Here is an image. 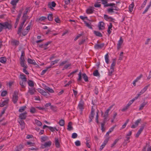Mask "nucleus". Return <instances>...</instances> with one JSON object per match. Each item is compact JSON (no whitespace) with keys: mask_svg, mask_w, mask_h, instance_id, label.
<instances>
[{"mask_svg":"<svg viewBox=\"0 0 151 151\" xmlns=\"http://www.w3.org/2000/svg\"><path fill=\"white\" fill-rule=\"evenodd\" d=\"M9 24L8 22H5L2 23H0V32H1L3 29L9 28Z\"/></svg>","mask_w":151,"mask_h":151,"instance_id":"nucleus-1","label":"nucleus"},{"mask_svg":"<svg viewBox=\"0 0 151 151\" xmlns=\"http://www.w3.org/2000/svg\"><path fill=\"white\" fill-rule=\"evenodd\" d=\"M18 93V91H15L14 92L12 101L14 104H16L18 100V97L17 95Z\"/></svg>","mask_w":151,"mask_h":151,"instance_id":"nucleus-2","label":"nucleus"},{"mask_svg":"<svg viewBox=\"0 0 151 151\" xmlns=\"http://www.w3.org/2000/svg\"><path fill=\"white\" fill-rule=\"evenodd\" d=\"M95 109L93 108V106H92L91 112L89 116V123H90L92 121L94 118L95 115Z\"/></svg>","mask_w":151,"mask_h":151,"instance_id":"nucleus-3","label":"nucleus"},{"mask_svg":"<svg viewBox=\"0 0 151 151\" xmlns=\"http://www.w3.org/2000/svg\"><path fill=\"white\" fill-rule=\"evenodd\" d=\"M25 55L24 53V51H21V55L20 58V63L21 66H23L24 65V63L25 60L24 58V56Z\"/></svg>","mask_w":151,"mask_h":151,"instance_id":"nucleus-4","label":"nucleus"},{"mask_svg":"<svg viewBox=\"0 0 151 151\" xmlns=\"http://www.w3.org/2000/svg\"><path fill=\"white\" fill-rule=\"evenodd\" d=\"M109 119H107L106 118H104V119L102 123H101V130L102 132L105 131V129L104 127V126L106 124V122L109 120Z\"/></svg>","mask_w":151,"mask_h":151,"instance_id":"nucleus-5","label":"nucleus"},{"mask_svg":"<svg viewBox=\"0 0 151 151\" xmlns=\"http://www.w3.org/2000/svg\"><path fill=\"white\" fill-rule=\"evenodd\" d=\"M36 92L35 88H29L27 93L26 94L27 95H29V93L31 95H33L35 94V92Z\"/></svg>","mask_w":151,"mask_h":151,"instance_id":"nucleus-6","label":"nucleus"},{"mask_svg":"<svg viewBox=\"0 0 151 151\" xmlns=\"http://www.w3.org/2000/svg\"><path fill=\"white\" fill-rule=\"evenodd\" d=\"M19 42L18 40L15 39H13L11 41V44L12 45L15 46V47L18 46Z\"/></svg>","mask_w":151,"mask_h":151,"instance_id":"nucleus-7","label":"nucleus"},{"mask_svg":"<svg viewBox=\"0 0 151 151\" xmlns=\"http://www.w3.org/2000/svg\"><path fill=\"white\" fill-rule=\"evenodd\" d=\"M27 112L25 111L23 113H21L20 114L19 117L20 119H26L27 117Z\"/></svg>","mask_w":151,"mask_h":151,"instance_id":"nucleus-8","label":"nucleus"},{"mask_svg":"<svg viewBox=\"0 0 151 151\" xmlns=\"http://www.w3.org/2000/svg\"><path fill=\"white\" fill-rule=\"evenodd\" d=\"M52 144V142L50 141H48L45 143L44 145H42L41 146L42 148H46L50 147Z\"/></svg>","mask_w":151,"mask_h":151,"instance_id":"nucleus-9","label":"nucleus"},{"mask_svg":"<svg viewBox=\"0 0 151 151\" xmlns=\"http://www.w3.org/2000/svg\"><path fill=\"white\" fill-rule=\"evenodd\" d=\"M56 5L54 1H52L51 3H49L48 4V7L51 9L52 10H54V9L53 7H55Z\"/></svg>","mask_w":151,"mask_h":151,"instance_id":"nucleus-10","label":"nucleus"},{"mask_svg":"<svg viewBox=\"0 0 151 151\" xmlns=\"http://www.w3.org/2000/svg\"><path fill=\"white\" fill-rule=\"evenodd\" d=\"M25 22V20H24V21H23V22L21 23V24H20L19 27L18 28V30L17 31V34H20L22 30V29L23 28V26Z\"/></svg>","mask_w":151,"mask_h":151,"instance_id":"nucleus-11","label":"nucleus"},{"mask_svg":"<svg viewBox=\"0 0 151 151\" xmlns=\"http://www.w3.org/2000/svg\"><path fill=\"white\" fill-rule=\"evenodd\" d=\"M94 8L93 6H90L86 10V12L87 14H89L93 13L94 10Z\"/></svg>","mask_w":151,"mask_h":151,"instance_id":"nucleus-12","label":"nucleus"},{"mask_svg":"<svg viewBox=\"0 0 151 151\" xmlns=\"http://www.w3.org/2000/svg\"><path fill=\"white\" fill-rule=\"evenodd\" d=\"M123 40L122 37L120 38V40L118 42V43L117 44V49L119 50L122 44L123 43Z\"/></svg>","mask_w":151,"mask_h":151,"instance_id":"nucleus-13","label":"nucleus"},{"mask_svg":"<svg viewBox=\"0 0 151 151\" xmlns=\"http://www.w3.org/2000/svg\"><path fill=\"white\" fill-rule=\"evenodd\" d=\"M144 125H142V126L139 129V130L138 132H137V134H136L135 137H138L140 134L141 133L142 131H143L144 127Z\"/></svg>","mask_w":151,"mask_h":151,"instance_id":"nucleus-14","label":"nucleus"},{"mask_svg":"<svg viewBox=\"0 0 151 151\" xmlns=\"http://www.w3.org/2000/svg\"><path fill=\"white\" fill-rule=\"evenodd\" d=\"M19 123L21 126L22 129H24L25 128V123L24 121L22 119H19L18 121Z\"/></svg>","mask_w":151,"mask_h":151,"instance_id":"nucleus-15","label":"nucleus"},{"mask_svg":"<svg viewBox=\"0 0 151 151\" xmlns=\"http://www.w3.org/2000/svg\"><path fill=\"white\" fill-rule=\"evenodd\" d=\"M104 45V43H101L100 44H96L94 46V48L96 49H99L102 48Z\"/></svg>","mask_w":151,"mask_h":151,"instance_id":"nucleus-16","label":"nucleus"},{"mask_svg":"<svg viewBox=\"0 0 151 151\" xmlns=\"http://www.w3.org/2000/svg\"><path fill=\"white\" fill-rule=\"evenodd\" d=\"M19 0H12L11 1V4L13 5V8H15L16 6V4L18 3Z\"/></svg>","mask_w":151,"mask_h":151,"instance_id":"nucleus-17","label":"nucleus"},{"mask_svg":"<svg viewBox=\"0 0 151 151\" xmlns=\"http://www.w3.org/2000/svg\"><path fill=\"white\" fill-rule=\"evenodd\" d=\"M104 23L102 22H100L99 24V30H102L104 29Z\"/></svg>","mask_w":151,"mask_h":151,"instance_id":"nucleus-18","label":"nucleus"},{"mask_svg":"<svg viewBox=\"0 0 151 151\" xmlns=\"http://www.w3.org/2000/svg\"><path fill=\"white\" fill-rule=\"evenodd\" d=\"M24 147V145H23L20 144L17 146L15 149V151H20Z\"/></svg>","mask_w":151,"mask_h":151,"instance_id":"nucleus-19","label":"nucleus"},{"mask_svg":"<svg viewBox=\"0 0 151 151\" xmlns=\"http://www.w3.org/2000/svg\"><path fill=\"white\" fill-rule=\"evenodd\" d=\"M27 61L28 63L30 64H32L34 65H35L37 64L34 60H32L29 58H28L27 59Z\"/></svg>","mask_w":151,"mask_h":151,"instance_id":"nucleus-20","label":"nucleus"},{"mask_svg":"<svg viewBox=\"0 0 151 151\" xmlns=\"http://www.w3.org/2000/svg\"><path fill=\"white\" fill-rule=\"evenodd\" d=\"M26 81H20L19 84L22 88H25L26 86Z\"/></svg>","mask_w":151,"mask_h":151,"instance_id":"nucleus-21","label":"nucleus"},{"mask_svg":"<svg viewBox=\"0 0 151 151\" xmlns=\"http://www.w3.org/2000/svg\"><path fill=\"white\" fill-rule=\"evenodd\" d=\"M55 146L57 147H60V145L59 141L58 138H55Z\"/></svg>","mask_w":151,"mask_h":151,"instance_id":"nucleus-22","label":"nucleus"},{"mask_svg":"<svg viewBox=\"0 0 151 151\" xmlns=\"http://www.w3.org/2000/svg\"><path fill=\"white\" fill-rule=\"evenodd\" d=\"M20 78L22 79V81H27V78L26 77L25 75L23 74H20Z\"/></svg>","mask_w":151,"mask_h":151,"instance_id":"nucleus-23","label":"nucleus"},{"mask_svg":"<svg viewBox=\"0 0 151 151\" xmlns=\"http://www.w3.org/2000/svg\"><path fill=\"white\" fill-rule=\"evenodd\" d=\"M72 123L71 122H70L68 123V127L67 128V129L68 131H70L72 130L73 129V128L72 126Z\"/></svg>","mask_w":151,"mask_h":151,"instance_id":"nucleus-24","label":"nucleus"},{"mask_svg":"<svg viewBox=\"0 0 151 151\" xmlns=\"http://www.w3.org/2000/svg\"><path fill=\"white\" fill-rule=\"evenodd\" d=\"M22 67H24L23 69V72L26 74L28 75L29 74V73L26 70V69L27 68V66L26 65H25L24 63V65L23 66H21Z\"/></svg>","mask_w":151,"mask_h":151,"instance_id":"nucleus-25","label":"nucleus"},{"mask_svg":"<svg viewBox=\"0 0 151 151\" xmlns=\"http://www.w3.org/2000/svg\"><path fill=\"white\" fill-rule=\"evenodd\" d=\"M78 107L79 109L82 111L84 109L83 108V102L80 103L78 105Z\"/></svg>","mask_w":151,"mask_h":151,"instance_id":"nucleus-26","label":"nucleus"},{"mask_svg":"<svg viewBox=\"0 0 151 151\" xmlns=\"http://www.w3.org/2000/svg\"><path fill=\"white\" fill-rule=\"evenodd\" d=\"M45 91H47L48 92L50 93H53L54 92L53 90L51 88H50L49 87L46 86L45 89Z\"/></svg>","mask_w":151,"mask_h":151,"instance_id":"nucleus-27","label":"nucleus"},{"mask_svg":"<svg viewBox=\"0 0 151 151\" xmlns=\"http://www.w3.org/2000/svg\"><path fill=\"white\" fill-rule=\"evenodd\" d=\"M116 59H113V62L111 65L110 69H114V67L115 65H116Z\"/></svg>","mask_w":151,"mask_h":151,"instance_id":"nucleus-28","label":"nucleus"},{"mask_svg":"<svg viewBox=\"0 0 151 151\" xmlns=\"http://www.w3.org/2000/svg\"><path fill=\"white\" fill-rule=\"evenodd\" d=\"M93 32L94 34L97 36L99 37H102V35L100 32L96 31H94Z\"/></svg>","mask_w":151,"mask_h":151,"instance_id":"nucleus-29","label":"nucleus"},{"mask_svg":"<svg viewBox=\"0 0 151 151\" xmlns=\"http://www.w3.org/2000/svg\"><path fill=\"white\" fill-rule=\"evenodd\" d=\"M26 108L27 107L26 106L20 107L18 111L20 112H22L25 110Z\"/></svg>","mask_w":151,"mask_h":151,"instance_id":"nucleus-30","label":"nucleus"},{"mask_svg":"<svg viewBox=\"0 0 151 151\" xmlns=\"http://www.w3.org/2000/svg\"><path fill=\"white\" fill-rule=\"evenodd\" d=\"M8 99L4 101L1 104H0V107H2L6 105L8 103Z\"/></svg>","mask_w":151,"mask_h":151,"instance_id":"nucleus-31","label":"nucleus"},{"mask_svg":"<svg viewBox=\"0 0 151 151\" xmlns=\"http://www.w3.org/2000/svg\"><path fill=\"white\" fill-rule=\"evenodd\" d=\"M83 78L85 82H88V78L85 73L82 74Z\"/></svg>","mask_w":151,"mask_h":151,"instance_id":"nucleus-32","label":"nucleus"},{"mask_svg":"<svg viewBox=\"0 0 151 151\" xmlns=\"http://www.w3.org/2000/svg\"><path fill=\"white\" fill-rule=\"evenodd\" d=\"M28 83L29 86L33 87L34 86V84L33 82L29 80L28 81Z\"/></svg>","mask_w":151,"mask_h":151,"instance_id":"nucleus-33","label":"nucleus"},{"mask_svg":"<svg viewBox=\"0 0 151 151\" xmlns=\"http://www.w3.org/2000/svg\"><path fill=\"white\" fill-rule=\"evenodd\" d=\"M50 68H51V66H48V67H46L45 69L42 71V72L41 73V75H43L45 73V72L47 71L48 69Z\"/></svg>","mask_w":151,"mask_h":151,"instance_id":"nucleus-34","label":"nucleus"},{"mask_svg":"<svg viewBox=\"0 0 151 151\" xmlns=\"http://www.w3.org/2000/svg\"><path fill=\"white\" fill-rule=\"evenodd\" d=\"M48 20L50 21H52L53 20L52 14H49L48 15L47 17Z\"/></svg>","mask_w":151,"mask_h":151,"instance_id":"nucleus-35","label":"nucleus"},{"mask_svg":"<svg viewBox=\"0 0 151 151\" xmlns=\"http://www.w3.org/2000/svg\"><path fill=\"white\" fill-rule=\"evenodd\" d=\"M115 126H113V127L111 128L109 130L108 132H107L106 133V135H109V134L111 133L112 131H113L114 129Z\"/></svg>","mask_w":151,"mask_h":151,"instance_id":"nucleus-36","label":"nucleus"},{"mask_svg":"<svg viewBox=\"0 0 151 151\" xmlns=\"http://www.w3.org/2000/svg\"><path fill=\"white\" fill-rule=\"evenodd\" d=\"M147 102H144L143 103H142L141 105L140 106L139 108V110H142L143 107L145 106L147 104Z\"/></svg>","mask_w":151,"mask_h":151,"instance_id":"nucleus-37","label":"nucleus"},{"mask_svg":"<svg viewBox=\"0 0 151 151\" xmlns=\"http://www.w3.org/2000/svg\"><path fill=\"white\" fill-rule=\"evenodd\" d=\"M105 61L108 64L109 63V56L108 54H106L105 56Z\"/></svg>","mask_w":151,"mask_h":151,"instance_id":"nucleus-38","label":"nucleus"},{"mask_svg":"<svg viewBox=\"0 0 151 151\" xmlns=\"http://www.w3.org/2000/svg\"><path fill=\"white\" fill-rule=\"evenodd\" d=\"M36 111L35 108L33 107L31 108L30 110V112L32 113H34L36 112Z\"/></svg>","mask_w":151,"mask_h":151,"instance_id":"nucleus-39","label":"nucleus"},{"mask_svg":"<svg viewBox=\"0 0 151 151\" xmlns=\"http://www.w3.org/2000/svg\"><path fill=\"white\" fill-rule=\"evenodd\" d=\"M134 4L133 2L131 4L129 7V9L130 12H132L133 10V9L134 6Z\"/></svg>","mask_w":151,"mask_h":151,"instance_id":"nucleus-40","label":"nucleus"},{"mask_svg":"<svg viewBox=\"0 0 151 151\" xmlns=\"http://www.w3.org/2000/svg\"><path fill=\"white\" fill-rule=\"evenodd\" d=\"M119 139L117 138L114 141L113 143L111 145V148H113L114 147V146L116 144L117 142L119 140Z\"/></svg>","mask_w":151,"mask_h":151,"instance_id":"nucleus-41","label":"nucleus"},{"mask_svg":"<svg viewBox=\"0 0 151 151\" xmlns=\"http://www.w3.org/2000/svg\"><path fill=\"white\" fill-rule=\"evenodd\" d=\"M93 75L94 76H100V74L99 73L98 70H96L93 73Z\"/></svg>","mask_w":151,"mask_h":151,"instance_id":"nucleus-42","label":"nucleus"},{"mask_svg":"<svg viewBox=\"0 0 151 151\" xmlns=\"http://www.w3.org/2000/svg\"><path fill=\"white\" fill-rule=\"evenodd\" d=\"M35 122L36 124L38 126H41L42 125V123L39 120H38L37 119H35Z\"/></svg>","mask_w":151,"mask_h":151,"instance_id":"nucleus-43","label":"nucleus"},{"mask_svg":"<svg viewBox=\"0 0 151 151\" xmlns=\"http://www.w3.org/2000/svg\"><path fill=\"white\" fill-rule=\"evenodd\" d=\"M6 61V59L4 57H1L0 58V62L2 63H5Z\"/></svg>","mask_w":151,"mask_h":151,"instance_id":"nucleus-44","label":"nucleus"},{"mask_svg":"<svg viewBox=\"0 0 151 151\" xmlns=\"http://www.w3.org/2000/svg\"><path fill=\"white\" fill-rule=\"evenodd\" d=\"M81 72L80 71L78 73V79L77 81H82V76H81Z\"/></svg>","mask_w":151,"mask_h":151,"instance_id":"nucleus-45","label":"nucleus"},{"mask_svg":"<svg viewBox=\"0 0 151 151\" xmlns=\"http://www.w3.org/2000/svg\"><path fill=\"white\" fill-rule=\"evenodd\" d=\"M59 123V125L60 126H64L65 124V121L64 120L61 119L60 120Z\"/></svg>","mask_w":151,"mask_h":151,"instance_id":"nucleus-46","label":"nucleus"},{"mask_svg":"<svg viewBox=\"0 0 151 151\" xmlns=\"http://www.w3.org/2000/svg\"><path fill=\"white\" fill-rule=\"evenodd\" d=\"M110 70H108L109 72L108 73V75L109 76H111L112 75V73L114 72V69H110Z\"/></svg>","mask_w":151,"mask_h":151,"instance_id":"nucleus-47","label":"nucleus"},{"mask_svg":"<svg viewBox=\"0 0 151 151\" xmlns=\"http://www.w3.org/2000/svg\"><path fill=\"white\" fill-rule=\"evenodd\" d=\"M47 139V136L42 137H41V142H43L46 141Z\"/></svg>","mask_w":151,"mask_h":151,"instance_id":"nucleus-48","label":"nucleus"},{"mask_svg":"<svg viewBox=\"0 0 151 151\" xmlns=\"http://www.w3.org/2000/svg\"><path fill=\"white\" fill-rule=\"evenodd\" d=\"M26 15V14H23L22 17L23 21H24V20H25V22L28 17V16H27Z\"/></svg>","mask_w":151,"mask_h":151,"instance_id":"nucleus-49","label":"nucleus"},{"mask_svg":"<svg viewBox=\"0 0 151 151\" xmlns=\"http://www.w3.org/2000/svg\"><path fill=\"white\" fill-rule=\"evenodd\" d=\"M84 23L85 24L86 26L88 28L91 29H92V27L91 26V24H89L86 21H84Z\"/></svg>","mask_w":151,"mask_h":151,"instance_id":"nucleus-50","label":"nucleus"},{"mask_svg":"<svg viewBox=\"0 0 151 151\" xmlns=\"http://www.w3.org/2000/svg\"><path fill=\"white\" fill-rule=\"evenodd\" d=\"M83 32H82L81 33V34H78L74 39V40L76 41L82 35H83Z\"/></svg>","mask_w":151,"mask_h":151,"instance_id":"nucleus-51","label":"nucleus"},{"mask_svg":"<svg viewBox=\"0 0 151 151\" xmlns=\"http://www.w3.org/2000/svg\"><path fill=\"white\" fill-rule=\"evenodd\" d=\"M115 5V4L114 3H110L109 4H107L106 5H104V7H107L109 6H114Z\"/></svg>","mask_w":151,"mask_h":151,"instance_id":"nucleus-52","label":"nucleus"},{"mask_svg":"<svg viewBox=\"0 0 151 151\" xmlns=\"http://www.w3.org/2000/svg\"><path fill=\"white\" fill-rule=\"evenodd\" d=\"M104 18L105 20L107 21L109 20V19L111 18V17H109L108 15L106 14H105L104 15Z\"/></svg>","mask_w":151,"mask_h":151,"instance_id":"nucleus-53","label":"nucleus"},{"mask_svg":"<svg viewBox=\"0 0 151 151\" xmlns=\"http://www.w3.org/2000/svg\"><path fill=\"white\" fill-rule=\"evenodd\" d=\"M123 52H120V54H119V60H122L123 56Z\"/></svg>","mask_w":151,"mask_h":151,"instance_id":"nucleus-54","label":"nucleus"},{"mask_svg":"<svg viewBox=\"0 0 151 151\" xmlns=\"http://www.w3.org/2000/svg\"><path fill=\"white\" fill-rule=\"evenodd\" d=\"M94 91L95 93L97 95L99 93L98 89L97 88V86H95V89L94 90Z\"/></svg>","mask_w":151,"mask_h":151,"instance_id":"nucleus-55","label":"nucleus"},{"mask_svg":"<svg viewBox=\"0 0 151 151\" xmlns=\"http://www.w3.org/2000/svg\"><path fill=\"white\" fill-rule=\"evenodd\" d=\"M109 140V138H107L105 139L104 140L102 145H104V146H105V145L107 143L108 141Z\"/></svg>","mask_w":151,"mask_h":151,"instance_id":"nucleus-56","label":"nucleus"},{"mask_svg":"<svg viewBox=\"0 0 151 151\" xmlns=\"http://www.w3.org/2000/svg\"><path fill=\"white\" fill-rule=\"evenodd\" d=\"M75 143L76 146H78L81 145L80 142L79 140H77Z\"/></svg>","mask_w":151,"mask_h":151,"instance_id":"nucleus-57","label":"nucleus"},{"mask_svg":"<svg viewBox=\"0 0 151 151\" xmlns=\"http://www.w3.org/2000/svg\"><path fill=\"white\" fill-rule=\"evenodd\" d=\"M77 134L76 133H73L72 134V137L73 138L75 139L77 137Z\"/></svg>","mask_w":151,"mask_h":151,"instance_id":"nucleus-58","label":"nucleus"},{"mask_svg":"<svg viewBox=\"0 0 151 151\" xmlns=\"http://www.w3.org/2000/svg\"><path fill=\"white\" fill-rule=\"evenodd\" d=\"M7 93V92L6 91H3L1 93V95L2 96H5Z\"/></svg>","mask_w":151,"mask_h":151,"instance_id":"nucleus-59","label":"nucleus"},{"mask_svg":"<svg viewBox=\"0 0 151 151\" xmlns=\"http://www.w3.org/2000/svg\"><path fill=\"white\" fill-rule=\"evenodd\" d=\"M49 127V129L52 132H53L55 131V127H52L50 126Z\"/></svg>","mask_w":151,"mask_h":151,"instance_id":"nucleus-60","label":"nucleus"},{"mask_svg":"<svg viewBox=\"0 0 151 151\" xmlns=\"http://www.w3.org/2000/svg\"><path fill=\"white\" fill-rule=\"evenodd\" d=\"M46 19V17H45L42 16L40 17L39 19V20L42 21Z\"/></svg>","mask_w":151,"mask_h":151,"instance_id":"nucleus-61","label":"nucleus"},{"mask_svg":"<svg viewBox=\"0 0 151 151\" xmlns=\"http://www.w3.org/2000/svg\"><path fill=\"white\" fill-rule=\"evenodd\" d=\"M129 107L127 106V105L124 107L122 110L121 111H126L128 108Z\"/></svg>","mask_w":151,"mask_h":151,"instance_id":"nucleus-62","label":"nucleus"},{"mask_svg":"<svg viewBox=\"0 0 151 151\" xmlns=\"http://www.w3.org/2000/svg\"><path fill=\"white\" fill-rule=\"evenodd\" d=\"M67 61H63L61 63H60V65H59V66H62L63 65L66 63H67Z\"/></svg>","mask_w":151,"mask_h":151,"instance_id":"nucleus-63","label":"nucleus"},{"mask_svg":"<svg viewBox=\"0 0 151 151\" xmlns=\"http://www.w3.org/2000/svg\"><path fill=\"white\" fill-rule=\"evenodd\" d=\"M55 21L57 23H60V20L58 17L56 18L55 19Z\"/></svg>","mask_w":151,"mask_h":151,"instance_id":"nucleus-64","label":"nucleus"}]
</instances>
